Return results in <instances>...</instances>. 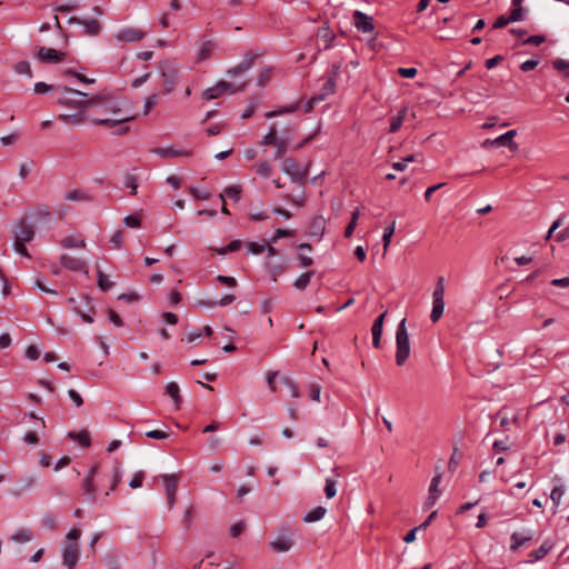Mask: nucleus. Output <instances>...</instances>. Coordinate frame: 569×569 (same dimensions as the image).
<instances>
[{
  "instance_id": "f257e3e1",
  "label": "nucleus",
  "mask_w": 569,
  "mask_h": 569,
  "mask_svg": "<svg viewBox=\"0 0 569 569\" xmlns=\"http://www.w3.org/2000/svg\"><path fill=\"white\" fill-rule=\"evenodd\" d=\"M90 107H99L103 113L113 114L116 118H92L90 120L91 123L102 126V127H114L117 124L127 122L132 119L131 116H128L122 112L120 107V101L111 94L100 93L90 97L89 101Z\"/></svg>"
},
{
  "instance_id": "f03ea898",
  "label": "nucleus",
  "mask_w": 569,
  "mask_h": 569,
  "mask_svg": "<svg viewBox=\"0 0 569 569\" xmlns=\"http://www.w3.org/2000/svg\"><path fill=\"white\" fill-rule=\"evenodd\" d=\"M281 170L290 177L292 182L299 183V193L297 196H287V199L293 204L301 207L305 201L303 183L308 174L307 170H301L292 158L283 159Z\"/></svg>"
},
{
  "instance_id": "7ed1b4c3",
  "label": "nucleus",
  "mask_w": 569,
  "mask_h": 569,
  "mask_svg": "<svg viewBox=\"0 0 569 569\" xmlns=\"http://www.w3.org/2000/svg\"><path fill=\"white\" fill-rule=\"evenodd\" d=\"M89 101L90 97L88 93L67 86L60 88V96L57 99V103L60 106L77 109H84L90 107Z\"/></svg>"
},
{
  "instance_id": "20e7f679",
  "label": "nucleus",
  "mask_w": 569,
  "mask_h": 569,
  "mask_svg": "<svg viewBox=\"0 0 569 569\" xmlns=\"http://www.w3.org/2000/svg\"><path fill=\"white\" fill-rule=\"evenodd\" d=\"M410 356V341L406 328V318L397 327L396 331V363L403 366Z\"/></svg>"
},
{
  "instance_id": "39448f33",
  "label": "nucleus",
  "mask_w": 569,
  "mask_h": 569,
  "mask_svg": "<svg viewBox=\"0 0 569 569\" xmlns=\"http://www.w3.org/2000/svg\"><path fill=\"white\" fill-rule=\"evenodd\" d=\"M160 77L163 79V90L161 94H170L178 83V69L169 61L164 60L159 63Z\"/></svg>"
},
{
  "instance_id": "423d86ee",
  "label": "nucleus",
  "mask_w": 569,
  "mask_h": 569,
  "mask_svg": "<svg viewBox=\"0 0 569 569\" xmlns=\"http://www.w3.org/2000/svg\"><path fill=\"white\" fill-rule=\"evenodd\" d=\"M336 72L331 71L330 74L325 79L321 89L318 93L313 94L308 102L305 104V111L310 112L315 106L323 101L329 94H332L336 89Z\"/></svg>"
},
{
  "instance_id": "0eeeda50",
  "label": "nucleus",
  "mask_w": 569,
  "mask_h": 569,
  "mask_svg": "<svg viewBox=\"0 0 569 569\" xmlns=\"http://www.w3.org/2000/svg\"><path fill=\"white\" fill-rule=\"evenodd\" d=\"M337 40V37L332 33L330 28L326 24L318 28L315 38L309 39V43L307 47L317 48V52L321 50H327L333 46V42Z\"/></svg>"
},
{
  "instance_id": "6e6552de",
  "label": "nucleus",
  "mask_w": 569,
  "mask_h": 569,
  "mask_svg": "<svg viewBox=\"0 0 569 569\" xmlns=\"http://www.w3.org/2000/svg\"><path fill=\"white\" fill-rule=\"evenodd\" d=\"M247 87V82H242L241 84H234L227 81H219L216 86L210 87L203 91V98L206 100H213L221 97L223 93H236L244 90Z\"/></svg>"
},
{
  "instance_id": "1a4fd4ad",
  "label": "nucleus",
  "mask_w": 569,
  "mask_h": 569,
  "mask_svg": "<svg viewBox=\"0 0 569 569\" xmlns=\"http://www.w3.org/2000/svg\"><path fill=\"white\" fill-rule=\"evenodd\" d=\"M79 560V546L74 541H66L62 547V565L73 569Z\"/></svg>"
},
{
  "instance_id": "9d476101",
  "label": "nucleus",
  "mask_w": 569,
  "mask_h": 569,
  "mask_svg": "<svg viewBox=\"0 0 569 569\" xmlns=\"http://www.w3.org/2000/svg\"><path fill=\"white\" fill-rule=\"evenodd\" d=\"M13 238L16 242H30L34 238V228L24 219H21L13 228Z\"/></svg>"
},
{
  "instance_id": "9b49d317",
  "label": "nucleus",
  "mask_w": 569,
  "mask_h": 569,
  "mask_svg": "<svg viewBox=\"0 0 569 569\" xmlns=\"http://www.w3.org/2000/svg\"><path fill=\"white\" fill-rule=\"evenodd\" d=\"M66 53L52 48L39 47L37 59L41 63H60L64 60Z\"/></svg>"
},
{
  "instance_id": "f8f14e48",
  "label": "nucleus",
  "mask_w": 569,
  "mask_h": 569,
  "mask_svg": "<svg viewBox=\"0 0 569 569\" xmlns=\"http://www.w3.org/2000/svg\"><path fill=\"white\" fill-rule=\"evenodd\" d=\"M292 546V533L288 530L283 531L274 540L270 541V548L278 553L288 552Z\"/></svg>"
},
{
  "instance_id": "ddd939ff",
  "label": "nucleus",
  "mask_w": 569,
  "mask_h": 569,
  "mask_svg": "<svg viewBox=\"0 0 569 569\" xmlns=\"http://www.w3.org/2000/svg\"><path fill=\"white\" fill-rule=\"evenodd\" d=\"M60 263L63 268L72 271V272H83L88 273V266L86 260L80 258H74L68 254H62L60 257Z\"/></svg>"
},
{
  "instance_id": "4468645a",
  "label": "nucleus",
  "mask_w": 569,
  "mask_h": 569,
  "mask_svg": "<svg viewBox=\"0 0 569 569\" xmlns=\"http://www.w3.org/2000/svg\"><path fill=\"white\" fill-rule=\"evenodd\" d=\"M72 311L77 313L83 322L92 323L93 317L92 315L96 312L94 307L92 306L90 299L88 297H82L80 306H73Z\"/></svg>"
},
{
  "instance_id": "2eb2a0df",
  "label": "nucleus",
  "mask_w": 569,
  "mask_h": 569,
  "mask_svg": "<svg viewBox=\"0 0 569 569\" xmlns=\"http://www.w3.org/2000/svg\"><path fill=\"white\" fill-rule=\"evenodd\" d=\"M144 36H146V32H143L139 29L126 27V28L120 29L116 33L114 37L118 41H121V42H138L141 39H143Z\"/></svg>"
},
{
  "instance_id": "dca6fc26",
  "label": "nucleus",
  "mask_w": 569,
  "mask_h": 569,
  "mask_svg": "<svg viewBox=\"0 0 569 569\" xmlns=\"http://www.w3.org/2000/svg\"><path fill=\"white\" fill-rule=\"evenodd\" d=\"M68 23L70 24H82L83 28H84V32L88 36H98L101 31V26H100V22L96 19H80V18H77V17H71L69 20H68Z\"/></svg>"
},
{
  "instance_id": "f3484780",
  "label": "nucleus",
  "mask_w": 569,
  "mask_h": 569,
  "mask_svg": "<svg viewBox=\"0 0 569 569\" xmlns=\"http://www.w3.org/2000/svg\"><path fill=\"white\" fill-rule=\"evenodd\" d=\"M259 57V53H254L253 51H250L246 54L243 61L239 63L238 66L231 68L228 70V74L230 77L239 76L246 71H248L252 66L254 60Z\"/></svg>"
},
{
  "instance_id": "a211bd4d",
  "label": "nucleus",
  "mask_w": 569,
  "mask_h": 569,
  "mask_svg": "<svg viewBox=\"0 0 569 569\" xmlns=\"http://www.w3.org/2000/svg\"><path fill=\"white\" fill-rule=\"evenodd\" d=\"M516 130H509L490 142L491 147H509L511 150H518V144L512 141L516 137Z\"/></svg>"
},
{
  "instance_id": "6ab92c4d",
  "label": "nucleus",
  "mask_w": 569,
  "mask_h": 569,
  "mask_svg": "<svg viewBox=\"0 0 569 569\" xmlns=\"http://www.w3.org/2000/svg\"><path fill=\"white\" fill-rule=\"evenodd\" d=\"M375 24L371 16L358 10V32L373 33Z\"/></svg>"
},
{
  "instance_id": "aec40b11",
  "label": "nucleus",
  "mask_w": 569,
  "mask_h": 569,
  "mask_svg": "<svg viewBox=\"0 0 569 569\" xmlns=\"http://www.w3.org/2000/svg\"><path fill=\"white\" fill-rule=\"evenodd\" d=\"M159 478L162 480L164 485L166 496L176 495L179 483V477L174 473L171 475H161Z\"/></svg>"
},
{
  "instance_id": "412c9836",
  "label": "nucleus",
  "mask_w": 569,
  "mask_h": 569,
  "mask_svg": "<svg viewBox=\"0 0 569 569\" xmlns=\"http://www.w3.org/2000/svg\"><path fill=\"white\" fill-rule=\"evenodd\" d=\"M386 317V312L381 313L373 322L371 328L372 333V345L375 348H380V339L382 336V327H383V319Z\"/></svg>"
},
{
  "instance_id": "4be33fe9",
  "label": "nucleus",
  "mask_w": 569,
  "mask_h": 569,
  "mask_svg": "<svg viewBox=\"0 0 569 569\" xmlns=\"http://www.w3.org/2000/svg\"><path fill=\"white\" fill-rule=\"evenodd\" d=\"M497 418L500 419V428L502 430H508L510 423H517L518 422V415L512 413V416H509L508 408L502 407L496 415Z\"/></svg>"
},
{
  "instance_id": "5701e85b",
  "label": "nucleus",
  "mask_w": 569,
  "mask_h": 569,
  "mask_svg": "<svg viewBox=\"0 0 569 569\" xmlns=\"http://www.w3.org/2000/svg\"><path fill=\"white\" fill-rule=\"evenodd\" d=\"M166 395L172 399L176 409H180L182 397L180 396V387L177 382L171 381L166 385Z\"/></svg>"
},
{
  "instance_id": "b1692460",
  "label": "nucleus",
  "mask_w": 569,
  "mask_h": 569,
  "mask_svg": "<svg viewBox=\"0 0 569 569\" xmlns=\"http://www.w3.org/2000/svg\"><path fill=\"white\" fill-rule=\"evenodd\" d=\"M154 153L162 158H176V157H188L191 154L188 150H181L177 148H157Z\"/></svg>"
},
{
  "instance_id": "393cba45",
  "label": "nucleus",
  "mask_w": 569,
  "mask_h": 569,
  "mask_svg": "<svg viewBox=\"0 0 569 569\" xmlns=\"http://www.w3.org/2000/svg\"><path fill=\"white\" fill-rule=\"evenodd\" d=\"M33 538V532L29 528L17 529L10 537V540L16 543H26Z\"/></svg>"
},
{
  "instance_id": "a878e982",
  "label": "nucleus",
  "mask_w": 569,
  "mask_h": 569,
  "mask_svg": "<svg viewBox=\"0 0 569 569\" xmlns=\"http://www.w3.org/2000/svg\"><path fill=\"white\" fill-rule=\"evenodd\" d=\"M532 539V532H528L527 535H522L519 532H513L510 536L511 545L510 549L512 551L518 550L521 546H523L526 542L530 541Z\"/></svg>"
},
{
  "instance_id": "bb28decb",
  "label": "nucleus",
  "mask_w": 569,
  "mask_h": 569,
  "mask_svg": "<svg viewBox=\"0 0 569 569\" xmlns=\"http://www.w3.org/2000/svg\"><path fill=\"white\" fill-rule=\"evenodd\" d=\"M236 300L234 295H224L220 300H208V301H198V306L213 308L217 306H227L232 303Z\"/></svg>"
},
{
  "instance_id": "cd10ccee",
  "label": "nucleus",
  "mask_w": 569,
  "mask_h": 569,
  "mask_svg": "<svg viewBox=\"0 0 569 569\" xmlns=\"http://www.w3.org/2000/svg\"><path fill=\"white\" fill-rule=\"evenodd\" d=\"M82 495L86 497L87 501L94 502L97 496V489L93 483V480L83 479L82 481Z\"/></svg>"
},
{
  "instance_id": "c85d7f7f",
  "label": "nucleus",
  "mask_w": 569,
  "mask_h": 569,
  "mask_svg": "<svg viewBox=\"0 0 569 569\" xmlns=\"http://www.w3.org/2000/svg\"><path fill=\"white\" fill-rule=\"evenodd\" d=\"M327 512V509L322 506H318V507H315L313 509H311L310 511H308L305 517H303V521L305 522H315V521H318V520H321L325 515Z\"/></svg>"
},
{
  "instance_id": "c756f323",
  "label": "nucleus",
  "mask_w": 569,
  "mask_h": 569,
  "mask_svg": "<svg viewBox=\"0 0 569 569\" xmlns=\"http://www.w3.org/2000/svg\"><path fill=\"white\" fill-rule=\"evenodd\" d=\"M37 483V476L34 473H27L20 479V489L17 495H20L23 491H27L34 487Z\"/></svg>"
},
{
  "instance_id": "7c9ffc66",
  "label": "nucleus",
  "mask_w": 569,
  "mask_h": 569,
  "mask_svg": "<svg viewBox=\"0 0 569 569\" xmlns=\"http://www.w3.org/2000/svg\"><path fill=\"white\" fill-rule=\"evenodd\" d=\"M67 201L88 202L91 198L82 190L76 189L64 194Z\"/></svg>"
},
{
  "instance_id": "2f4dec72",
  "label": "nucleus",
  "mask_w": 569,
  "mask_h": 569,
  "mask_svg": "<svg viewBox=\"0 0 569 569\" xmlns=\"http://www.w3.org/2000/svg\"><path fill=\"white\" fill-rule=\"evenodd\" d=\"M68 437L73 440H77L79 442V445L84 448H87L91 445L90 435L86 430H82L80 432L70 431L68 433Z\"/></svg>"
},
{
  "instance_id": "473e14b6",
  "label": "nucleus",
  "mask_w": 569,
  "mask_h": 569,
  "mask_svg": "<svg viewBox=\"0 0 569 569\" xmlns=\"http://www.w3.org/2000/svg\"><path fill=\"white\" fill-rule=\"evenodd\" d=\"M84 113L83 112H76L73 114H59L58 120L64 122V123H72V124H79L83 122L84 120Z\"/></svg>"
},
{
  "instance_id": "72a5a7b5",
  "label": "nucleus",
  "mask_w": 569,
  "mask_h": 569,
  "mask_svg": "<svg viewBox=\"0 0 569 569\" xmlns=\"http://www.w3.org/2000/svg\"><path fill=\"white\" fill-rule=\"evenodd\" d=\"M406 113L407 109L402 108L395 117L391 118L389 128L390 132H396L400 129L405 120Z\"/></svg>"
},
{
  "instance_id": "f704fd0d",
  "label": "nucleus",
  "mask_w": 569,
  "mask_h": 569,
  "mask_svg": "<svg viewBox=\"0 0 569 569\" xmlns=\"http://www.w3.org/2000/svg\"><path fill=\"white\" fill-rule=\"evenodd\" d=\"M445 301L432 300V310L430 313V320L437 322L443 315Z\"/></svg>"
},
{
  "instance_id": "c9c22d12",
  "label": "nucleus",
  "mask_w": 569,
  "mask_h": 569,
  "mask_svg": "<svg viewBox=\"0 0 569 569\" xmlns=\"http://www.w3.org/2000/svg\"><path fill=\"white\" fill-rule=\"evenodd\" d=\"M256 173L261 178H269L272 173V167L269 161H262L254 164Z\"/></svg>"
},
{
  "instance_id": "e433bc0d",
  "label": "nucleus",
  "mask_w": 569,
  "mask_h": 569,
  "mask_svg": "<svg viewBox=\"0 0 569 569\" xmlns=\"http://www.w3.org/2000/svg\"><path fill=\"white\" fill-rule=\"evenodd\" d=\"M273 147L276 148L274 159H282L289 148V139L279 138L278 142L274 143Z\"/></svg>"
},
{
  "instance_id": "4c0bfd02",
  "label": "nucleus",
  "mask_w": 569,
  "mask_h": 569,
  "mask_svg": "<svg viewBox=\"0 0 569 569\" xmlns=\"http://www.w3.org/2000/svg\"><path fill=\"white\" fill-rule=\"evenodd\" d=\"M325 223H326V221L322 217L315 218L310 226L311 234L321 237L325 232Z\"/></svg>"
},
{
  "instance_id": "58836bf2",
  "label": "nucleus",
  "mask_w": 569,
  "mask_h": 569,
  "mask_svg": "<svg viewBox=\"0 0 569 569\" xmlns=\"http://www.w3.org/2000/svg\"><path fill=\"white\" fill-rule=\"evenodd\" d=\"M313 277V271H307L302 273L293 283V287L300 291L305 290L310 283L311 278Z\"/></svg>"
},
{
  "instance_id": "ea45409f",
  "label": "nucleus",
  "mask_w": 569,
  "mask_h": 569,
  "mask_svg": "<svg viewBox=\"0 0 569 569\" xmlns=\"http://www.w3.org/2000/svg\"><path fill=\"white\" fill-rule=\"evenodd\" d=\"M160 92L148 96L144 100L143 114L147 116L159 102Z\"/></svg>"
},
{
  "instance_id": "a19ab883",
  "label": "nucleus",
  "mask_w": 569,
  "mask_h": 569,
  "mask_svg": "<svg viewBox=\"0 0 569 569\" xmlns=\"http://www.w3.org/2000/svg\"><path fill=\"white\" fill-rule=\"evenodd\" d=\"M279 140V137L277 136V129H276V126L272 124L269 129V131L267 132L266 136H263L262 140H261V144L262 146H273L274 143H277Z\"/></svg>"
},
{
  "instance_id": "79ce46f5",
  "label": "nucleus",
  "mask_w": 569,
  "mask_h": 569,
  "mask_svg": "<svg viewBox=\"0 0 569 569\" xmlns=\"http://www.w3.org/2000/svg\"><path fill=\"white\" fill-rule=\"evenodd\" d=\"M280 382L288 389L292 398H298L300 396L299 388L291 378L283 377Z\"/></svg>"
},
{
  "instance_id": "37998d69",
  "label": "nucleus",
  "mask_w": 569,
  "mask_h": 569,
  "mask_svg": "<svg viewBox=\"0 0 569 569\" xmlns=\"http://www.w3.org/2000/svg\"><path fill=\"white\" fill-rule=\"evenodd\" d=\"M551 550V546H548L547 542L542 543L538 549L530 552L529 557L531 560L537 561L545 558L548 552Z\"/></svg>"
},
{
  "instance_id": "c03bdc74",
  "label": "nucleus",
  "mask_w": 569,
  "mask_h": 569,
  "mask_svg": "<svg viewBox=\"0 0 569 569\" xmlns=\"http://www.w3.org/2000/svg\"><path fill=\"white\" fill-rule=\"evenodd\" d=\"M60 244L63 247V248H67V249H71V248H84L86 247V242L84 240L80 239V240H77L76 238L73 237H66L63 238L61 241H60Z\"/></svg>"
},
{
  "instance_id": "a18cd8bd",
  "label": "nucleus",
  "mask_w": 569,
  "mask_h": 569,
  "mask_svg": "<svg viewBox=\"0 0 569 569\" xmlns=\"http://www.w3.org/2000/svg\"><path fill=\"white\" fill-rule=\"evenodd\" d=\"M121 476H122V472H121L120 466L119 465L114 466L113 470H112L111 485H110L109 491H107L106 496H109L110 492L116 490V488L118 487V485L121 481Z\"/></svg>"
},
{
  "instance_id": "49530a36",
  "label": "nucleus",
  "mask_w": 569,
  "mask_h": 569,
  "mask_svg": "<svg viewBox=\"0 0 569 569\" xmlns=\"http://www.w3.org/2000/svg\"><path fill=\"white\" fill-rule=\"evenodd\" d=\"M213 50L212 41H204L198 52V61L208 59Z\"/></svg>"
},
{
  "instance_id": "de8ad7c7",
  "label": "nucleus",
  "mask_w": 569,
  "mask_h": 569,
  "mask_svg": "<svg viewBox=\"0 0 569 569\" xmlns=\"http://www.w3.org/2000/svg\"><path fill=\"white\" fill-rule=\"evenodd\" d=\"M98 286L102 291H108L112 288L113 282L109 280L108 276L104 274L101 270L97 272Z\"/></svg>"
},
{
  "instance_id": "09e8293b",
  "label": "nucleus",
  "mask_w": 569,
  "mask_h": 569,
  "mask_svg": "<svg viewBox=\"0 0 569 569\" xmlns=\"http://www.w3.org/2000/svg\"><path fill=\"white\" fill-rule=\"evenodd\" d=\"M14 71L18 74H24L29 78L33 77L31 66H30L29 61H27V60H22V61L18 62L14 67Z\"/></svg>"
},
{
  "instance_id": "8fccbe9b",
  "label": "nucleus",
  "mask_w": 569,
  "mask_h": 569,
  "mask_svg": "<svg viewBox=\"0 0 569 569\" xmlns=\"http://www.w3.org/2000/svg\"><path fill=\"white\" fill-rule=\"evenodd\" d=\"M222 194H223V198L228 197L234 201H239L240 194H241V187L240 186L226 187Z\"/></svg>"
},
{
  "instance_id": "3c124183",
  "label": "nucleus",
  "mask_w": 569,
  "mask_h": 569,
  "mask_svg": "<svg viewBox=\"0 0 569 569\" xmlns=\"http://www.w3.org/2000/svg\"><path fill=\"white\" fill-rule=\"evenodd\" d=\"M242 242L240 240H232L228 246L214 249L218 254H227L229 252L237 251L241 248Z\"/></svg>"
},
{
  "instance_id": "603ef678",
  "label": "nucleus",
  "mask_w": 569,
  "mask_h": 569,
  "mask_svg": "<svg viewBox=\"0 0 569 569\" xmlns=\"http://www.w3.org/2000/svg\"><path fill=\"white\" fill-rule=\"evenodd\" d=\"M445 279L443 277H439L437 280L436 288L432 293V300L443 301V295H445Z\"/></svg>"
},
{
  "instance_id": "864d4df0",
  "label": "nucleus",
  "mask_w": 569,
  "mask_h": 569,
  "mask_svg": "<svg viewBox=\"0 0 569 569\" xmlns=\"http://www.w3.org/2000/svg\"><path fill=\"white\" fill-rule=\"evenodd\" d=\"M193 517H194V508L191 506L184 511V513L182 516L181 525L184 530L190 529V527L192 525Z\"/></svg>"
},
{
  "instance_id": "5fc2aeb1",
  "label": "nucleus",
  "mask_w": 569,
  "mask_h": 569,
  "mask_svg": "<svg viewBox=\"0 0 569 569\" xmlns=\"http://www.w3.org/2000/svg\"><path fill=\"white\" fill-rule=\"evenodd\" d=\"M64 74L74 77L79 82L84 83V84H92L96 82V80L93 78H88V77L74 71L73 69H66Z\"/></svg>"
},
{
  "instance_id": "6e6d98bb",
  "label": "nucleus",
  "mask_w": 569,
  "mask_h": 569,
  "mask_svg": "<svg viewBox=\"0 0 569 569\" xmlns=\"http://www.w3.org/2000/svg\"><path fill=\"white\" fill-rule=\"evenodd\" d=\"M565 495L563 486H555L550 493V499L553 502V506L557 508L561 501L562 496Z\"/></svg>"
},
{
  "instance_id": "4d7b16f0",
  "label": "nucleus",
  "mask_w": 569,
  "mask_h": 569,
  "mask_svg": "<svg viewBox=\"0 0 569 569\" xmlns=\"http://www.w3.org/2000/svg\"><path fill=\"white\" fill-rule=\"evenodd\" d=\"M124 187L130 189L131 194H136L138 189V177L136 174H127Z\"/></svg>"
},
{
  "instance_id": "13d9d810",
  "label": "nucleus",
  "mask_w": 569,
  "mask_h": 569,
  "mask_svg": "<svg viewBox=\"0 0 569 569\" xmlns=\"http://www.w3.org/2000/svg\"><path fill=\"white\" fill-rule=\"evenodd\" d=\"M552 66L556 70L565 72V77H569V61L558 58L552 61Z\"/></svg>"
},
{
  "instance_id": "bf43d9fd",
  "label": "nucleus",
  "mask_w": 569,
  "mask_h": 569,
  "mask_svg": "<svg viewBox=\"0 0 569 569\" xmlns=\"http://www.w3.org/2000/svg\"><path fill=\"white\" fill-rule=\"evenodd\" d=\"M52 90H54V86L48 84V83L42 82V81H39V82L34 83V87H33V91L37 94H44V93H48V92H50Z\"/></svg>"
},
{
  "instance_id": "052dcab7",
  "label": "nucleus",
  "mask_w": 569,
  "mask_h": 569,
  "mask_svg": "<svg viewBox=\"0 0 569 569\" xmlns=\"http://www.w3.org/2000/svg\"><path fill=\"white\" fill-rule=\"evenodd\" d=\"M123 223L129 228H139L141 226V219L137 214H130L123 219Z\"/></svg>"
},
{
  "instance_id": "680f3d73",
  "label": "nucleus",
  "mask_w": 569,
  "mask_h": 569,
  "mask_svg": "<svg viewBox=\"0 0 569 569\" xmlns=\"http://www.w3.org/2000/svg\"><path fill=\"white\" fill-rule=\"evenodd\" d=\"M247 249L250 253L252 254H259V253H262L263 251H266L267 249V244H261V243H257V242H247Z\"/></svg>"
},
{
  "instance_id": "e2e57ef3",
  "label": "nucleus",
  "mask_w": 569,
  "mask_h": 569,
  "mask_svg": "<svg viewBox=\"0 0 569 569\" xmlns=\"http://www.w3.org/2000/svg\"><path fill=\"white\" fill-rule=\"evenodd\" d=\"M513 7H515V9L511 11V13L509 16L510 22L521 21L523 19L525 8H522L521 6H513Z\"/></svg>"
},
{
  "instance_id": "0e129e2a",
  "label": "nucleus",
  "mask_w": 569,
  "mask_h": 569,
  "mask_svg": "<svg viewBox=\"0 0 569 569\" xmlns=\"http://www.w3.org/2000/svg\"><path fill=\"white\" fill-rule=\"evenodd\" d=\"M144 479V472L138 471L132 479L129 481V487L132 489L140 488L142 486Z\"/></svg>"
},
{
  "instance_id": "69168bd1",
  "label": "nucleus",
  "mask_w": 569,
  "mask_h": 569,
  "mask_svg": "<svg viewBox=\"0 0 569 569\" xmlns=\"http://www.w3.org/2000/svg\"><path fill=\"white\" fill-rule=\"evenodd\" d=\"M325 493L329 499L336 496V481L333 479L328 478L326 480Z\"/></svg>"
},
{
  "instance_id": "338daca9",
  "label": "nucleus",
  "mask_w": 569,
  "mask_h": 569,
  "mask_svg": "<svg viewBox=\"0 0 569 569\" xmlns=\"http://www.w3.org/2000/svg\"><path fill=\"white\" fill-rule=\"evenodd\" d=\"M190 193L193 196V198L200 199V200H207V199L210 198V192L209 191L202 190V189H198L196 187H190Z\"/></svg>"
},
{
  "instance_id": "774afa93",
  "label": "nucleus",
  "mask_w": 569,
  "mask_h": 569,
  "mask_svg": "<svg viewBox=\"0 0 569 569\" xmlns=\"http://www.w3.org/2000/svg\"><path fill=\"white\" fill-rule=\"evenodd\" d=\"M42 523L44 527L53 530L57 528V517L53 513H47L43 517Z\"/></svg>"
}]
</instances>
